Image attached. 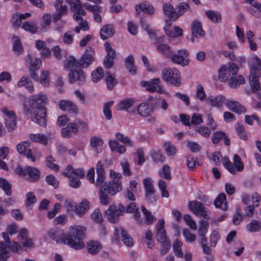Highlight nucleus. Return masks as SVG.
I'll use <instances>...</instances> for the list:
<instances>
[{
    "label": "nucleus",
    "instance_id": "nucleus-59",
    "mask_svg": "<svg viewBox=\"0 0 261 261\" xmlns=\"http://www.w3.org/2000/svg\"><path fill=\"white\" fill-rule=\"evenodd\" d=\"M196 97L200 101H204L205 102V99L207 97H206V94L205 92L203 87L200 84L198 85L197 86Z\"/></svg>",
    "mask_w": 261,
    "mask_h": 261
},
{
    "label": "nucleus",
    "instance_id": "nucleus-14",
    "mask_svg": "<svg viewBox=\"0 0 261 261\" xmlns=\"http://www.w3.org/2000/svg\"><path fill=\"white\" fill-rule=\"evenodd\" d=\"M189 54L187 50L181 49L178 50L177 53L172 54L170 59L173 63L185 66L188 65L189 63Z\"/></svg>",
    "mask_w": 261,
    "mask_h": 261
},
{
    "label": "nucleus",
    "instance_id": "nucleus-49",
    "mask_svg": "<svg viewBox=\"0 0 261 261\" xmlns=\"http://www.w3.org/2000/svg\"><path fill=\"white\" fill-rule=\"evenodd\" d=\"M205 15L214 22H219L221 19V14L216 11L207 10L205 11Z\"/></svg>",
    "mask_w": 261,
    "mask_h": 261
},
{
    "label": "nucleus",
    "instance_id": "nucleus-16",
    "mask_svg": "<svg viewBox=\"0 0 261 261\" xmlns=\"http://www.w3.org/2000/svg\"><path fill=\"white\" fill-rule=\"evenodd\" d=\"M70 6V9L74 12L73 17L74 20L77 21L81 19V15H85L86 12L82 8L80 0H65Z\"/></svg>",
    "mask_w": 261,
    "mask_h": 261
},
{
    "label": "nucleus",
    "instance_id": "nucleus-25",
    "mask_svg": "<svg viewBox=\"0 0 261 261\" xmlns=\"http://www.w3.org/2000/svg\"><path fill=\"white\" fill-rule=\"evenodd\" d=\"M2 111L6 116L5 121L7 127L9 129H14L16 124L15 114L7 108H3Z\"/></svg>",
    "mask_w": 261,
    "mask_h": 261
},
{
    "label": "nucleus",
    "instance_id": "nucleus-29",
    "mask_svg": "<svg viewBox=\"0 0 261 261\" xmlns=\"http://www.w3.org/2000/svg\"><path fill=\"white\" fill-rule=\"evenodd\" d=\"M58 107L61 110L68 111L70 113L76 114L77 112L76 106L70 100H62L59 101Z\"/></svg>",
    "mask_w": 261,
    "mask_h": 261
},
{
    "label": "nucleus",
    "instance_id": "nucleus-15",
    "mask_svg": "<svg viewBox=\"0 0 261 261\" xmlns=\"http://www.w3.org/2000/svg\"><path fill=\"white\" fill-rule=\"evenodd\" d=\"M143 184L145 189V196L146 200L151 203L154 202L155 201V190L152 179L150 177H146L143 180Z\"/></svg>",
    "mask_w": 261,
    "mask_h": 261
},
{
    "label": "nucleus",
    "instance_id": "nucleus-13",
    "mask_svg": "<svg viewBox=\"0 0 261 261\" xmlns=\"http://www.w3.org/2000/svg\"><path fill=\"white\" fill-rule=\"evenodd\" d=\"M161 83V81L159 78H155L149 81H142L141 83V85L150 92H156L161 94L164 93Z\"/></svg>",
    "mask_w": 261,
    "mask_h": 261
},
{
    "label": "nucleus",
    "instance_id": "nucleus-61",
    "mask_svg": "<svg viewBox=\"0 0 261 261\" xmlns=\"http://www.w3.org/2000/svg\"><path fill=\"white\" fill-rule=\"evenodd\" d=\"M83 15L81 16V19L76 21L79 22V25L76 27L74 30V31L76 33H79L81 30L84 31H86L89 30L88 23L87 21L83 20Z\"/></svg>",
    "mask_w": 261,
    "mask_h": 261
},
{
    "label": "nucleus",
    "instance_id": "nucleus-42",
    "mask_svg": "<svg viewBox=\"0 0 261 261\" xmlns=\"http://www.w3.org/2000/svg\"><path fill=\"white\" fill-rule=\"evenodd\" d=\"M228 85L231 88H237L240 85L245 83V79L242 75L233 76L228 81Z\"/></svg>",
    "mask_w": 261,
    "mask_h": 261
},
{
    "label": "nucleus",
    "instance_id": "nucleus-57",
    "mask_svg": "<svg viewBox=\"0 0 261 261\" xmlns=\"http://www.w3.org/2000/svg\"><path fill=\"white\" fill-rule=\"evenodd\" d=\"M189 8L188 3L184 2L180 3L176 7L175 10V18L177 19L180 16L182 15Z\"/></svg>",
    "mask_w": 261,
    "mask_h": 261
},
{
    "label": "nucleus",
    "instance_id": "nucleus-52",
    "mask_svg": "<svg viewBox=\"0 0 261 261\" xmlns=\"http://www.w3.org/2000/svg\"><path fill=\"white\" fill-rule=\"evenodd\" d=\"M134 59L132 55L128 56L125 60L126 67L132 74H135L136 73V69L134 65Z\"/></svg>",
    "mask_w": 261,
    "mask_h": 261
},
{
    "label": "nucleus",
    "instance_id": "nucleus-40",
    "mask_svg": "<svg viewBox=\"0 0 261 261\" xmlns=\"http://www.w3.org/2000/svg\"><path fill=\"white\" fill-rule=\"evenodd\" d=\"M87 248L89 253L96 254L101 249V246L98 242L91 240L87 243Z\"/></svg>",
    "mask_w": 261,
    "mask_h": 261
},
{
    "label": "nucleus",
    "instance_id": "nucleus-2",
    "mask_svg": "<svg viewBox=\"0 0 261 261\" xmlns=\"http://www.w3.org/2000/svg\"><path fill=\"white\" fill-rule=\"evenodd\" d=\"M86 228L82 225H72L68 228V234H66L65 244L75 249L84 248L83 241L86 238Z\"/></svg>",
    "mask_w": 261,
    "mask_h": 261
},
{
    "label": "nucleus",
    "instance_id": "nucleus-41",
    "mask_svg": "<svg viewBox=\"0 0 261 261\" xmlns=\"http://www.w3.org/2000/svg\"><path fill=\"white\" fill-rule=\"evenodd\" d=\"M51 19L52 16L50 14L46 13L43 15L40 24L41 30L43 32L47 31L50 29Z\"/></svg>",
    "mask_w": 261,
    "mask_h": 261
},
{
    "label": "nucleus",
    "instance_id": "nucleus-11",
    "mask_svg": "<svg viewBox=\"0 0 261 261\" xmlns=\"http://www.w3.org/2000/svg\"><path fill=\"white\" fill-rule=\"evenodd\" d=\"M188 207L193 214L199 218L209 219L210 212L200 202L197 201H189Z\"/></svg>",
    "mask_w": 261,
    "mask_h": 261
},
{
    "label": "nucleus",
    "instance_id": "nucleus-8",
    "mask_svg": "<svg viewBox=\"0 0 261 261\" xmlns=\"http://www.w3.org/2000/svg\"><path fill=\"white\" fill-rule=\"evenodd\" d=\"M224 167L231 173L235 174L237 172H242L244 169V164L239 155H233L232 164L227 158L224 157L222 160Z\"/></svg>",
    "mask_w": 261,
    "mask_h": 261
},
{
    "label": "nucleus",
    "instance_id": "nucleus-3",
    "mask_svg": "<svg viewBox=\"0 0 261 261\" xmlns=\"http://www.w3.org/2000/svg\"><path fill=\"white\" fill-rule=\"evenodd\" d=\"M64 68L70 70L68 74L70 83L76 82H82L85 81V76L80 66V63L73 56H70L64 62Z\"/></svg>",
    "mask_w": 261,
    "mask_h": 261
},
{
    "label": "nucleus",
    "instance_id": "nucleus-63",
    "mask_svg": "<svg viewBox=\"0 0 261 261\" xmlns=\"http://www.w3.org/2000/svg\"><path fill=\"white\" fill-rule=\"evenodd\" d=\"M92 80L93 82L97 83L103 76V72L101 67H98L96 70L93 71L91 73Z\"/></svg>",
    "mask_w": 261,
    "mask_h": 261
},
{
    "label": "nucleus",
    "instance_id": "nucleus-21",
    "mask_svg": "<svg viewBox=\"0 0 261 261\" xmlns=\"http://www.w3.org/2000/svg\"><path fill=\"white\" fill-rule=\"evenodd\" d=\"M165 221L163 219L159 220L156 224V239L160 243H162L168 241L167 238L166 232L164 229Z\"/></svg>",
    "mask_w": 261,
    "mask_h": 261
},
{
    "label": "nucleus",
    "instance_id": "nucleus-4",
    "mask_svg": "<svg viewBox=\"0 0 261 261\" xmlns=\"http://www.w3.org/2000/svg\"><path fill=\"white\" fill-rule=\"evenodd\" d=\"M121 177V173L116 172L113 170H110V180L106 187L107 192L108 194L113 196L122 190Z\"/></svg>",
    "mask_w": 261,
    "mask_h": 261
},
{
    "label": "nucleus",
    "instance_id": "nucleus-62",
    "mask_svg": "<svg viewBox=\"0 0 261 261\" xmlns=\"http://www.w3.org/2000/svg\"><path fill=\"white\" fill-rule=\"evenodd\" d=\"M208 227V223L207 221L201 220L199 222V226L198 230V236H205Z\"/></svg>",
    "mask_w": 261,
    "mask_h": 261
},
{
    "label": "nucleus",
    "instance_id": "nucleus-9",
    "mask_svg": "<svg viewBox=\"0 0 261 261\" xmlns=\"http://www.w3.org/2000/svg\"><path fill=\"white\" fill-rule=\"evenodd\" d=\"M15 172L19 176L31 181H37L39 179V171L34 167L28 166L23 169L20 166H18L15 169Z\"/></svg>",
    "mask_w": 261,
    "mask_h": 261
},
{
    "label": "nucleus",
    "instance_id": "nucleus-46",
    "mask_svg": "<svg viewBox=\"0 0 261 261\" xmlns=\"http://www.w3.org/2000/svg\"><path fill=\"white\" fill-rule=\"evenodd\" d=\"M114 28L112 25H105L100 30V35L101 39L105 40L113 36Z\"/></svg>",
    "mask_w": 261,
    "mask_h": 261
},
{
    "label": "nucleus",
    "instance_id": "nucleus-43",
    "mask_svg": "<svg viewBox=\"0 0 261 261\" xmlns=\"http://www.w3.org/2000/svg\"><path fill=\"white\" fill-rule=\"evenodd\" d=\"M156 50L158 53L163 55L167 58H170L172 55L171 47L166 44H160L156 46Z\"/></svg>",
    "mask_w": 261,
    "mask_h": 261
},
{
    "label": "nucleus",
    "instance_id": "nucleus-26",
    "mask_svg": "<svg viewBox=\"0 0 261 261\" xmlns=\"http://www.w3.org/2000/svg\"><path fill=\"white\" fill-rule=\"evenodd\" d=\"M48 236L57 243L65 244L66 234L57 228L50 229L48 231Z\"/></svg>",
    "mask_w": 261,
    "mask_h": 261
},
{
    "label": "nucleus",
    "instance_id": "nucleus-56",
    "mask_svg": "<svg viewBox=\"0 0 261 261\" xmlns=\"http://www.w3.org/2000/svg\"><path fill=\"white\" fill-rule=\"evenodd\" d=\"M141 210L145 216V223L147 224H150L156 220L155 217L151 213L147 210L144 206H141Z\"/></svg>",
    "mask_w": 261,
    "mask_h": 261
},
{
    "label": "nucleus",
    "instance_id": "nucleus-45",
    "mask_svg": "<svg viewBox=\"0 0 261 261\" xmlns=\"http://www.w3.org/2000/svg\"><path fill=\"white\" fill-rule=\"evenodd\" d=\"M214 204L216 207H218L223 211L227 209L226 195L224 193L220 194L215 200Z\"/></svg>",
    "mask_w": 261,
    "mask_h": 261
},
{
    "label": "nucleus",
    "instance_id": "nucleus-17",
    "mask_svg": "<svg viewBox=\"0 0 261 261\" xmlns=\"http://www.w3.org/2000/svg\"><path fill=\"white\" fill-rule=\"evenodd\" d=\"M172 22L170 20H166L164 30L166 34L170 38H177L182 36V30L178 26L171 27Z\"/></svg>",
    "mask_w": 261,
    "mask_h": 261
},
{
    "label": "nucleus",
    "instance_id": "nucleus-10",
    "mask_svg": "<svg viewBox=\"0 0 261 261\" xmlns=\"http://www.w3.org/2000/svg\"><path fill=\"white\" fill-rule=\"evenodd\" d=\"M124 212L125 208L123 205H111L105 211V216L111 223H115L118 221L119 217L122 216Z\"/></svg>",
    "mask_w": 261,
    "mask_h": 261
},
{
    "label": "nucleus",
    "instance_id": "nucleus-55",
    "mask_svg": "<svg viewBox=\"0 0 261 261\" xmlns=\"http://www.w3.org/2000/svg\"><path fill=\"white\" fill-rule=\"evenodd\" d=\"M22 28L23 30L29 31L33 34L36 33L38 29L36 23L33 21L24 22L22 25Z\"/></svg>",
    "mask_w": 261,
    "mask_h": 261
},
{
    "label": "nucleus",
    "instance_id": "nucleus-22",
    "mask_svg": "<svg viewBox=\"0 0 261 261\" xmlns=\"http://www.w3.org/2000/svg\"><path fill=\"white\" fill-rule=\"evenodd\" d=\"M31 76L34 81L39 82L44 87H48L49 85V73L47 70H42L40 77H38L37 74L35 72H32Z\"/></svg>",
    "mask_w": 261,
    "mask_h": 261
},
{
    "label": "nucleus",
    "instance_id": "nucleus-18",
    "mask_svg": "<svg viewBox=\"0 0 261 261\" xmlns=\"http://www.w3.org/2000/svg\"><path fill=\"white\" fill-rule=\"evenodd\" d=\"M26 65L31 72L38 70L42 67V61L39 58L28 55L25 59Z\"/></svg>",
    "mask_w": 261,
    "mask_h": 261
},
{
    "label": "nucleus",
    "instance_id": "nucleus-23",
    "mask_svg": "<svg viewBox=\"0 0 261 261\" xmlns=\"http://www.w3.org/2000/svg\"><path fill=\"white\" fill-rule=\"evenodd\" d=\"M250 73H260L261 59L256 55H253L249 60Z\"/></svg>",
    "mask_w": 261,
    "mask_h": 261
},
{
    "label": "nucleus",
    "instance_id": "nucleus-12",
    "mask_svg": "<svg viewBox=\"0 0 261 261\" xmlns=\"http://www.w3.org/2000/svg\"><path fill=\"white\" fill-rule=\"evenodd\" d=\"M120 234L122 241L127 247H133L134 245L133 238L127 233L125 230L121 227L115 228L112 241L116 243L119 242Z\"/></svg>",
    "mask_w": 261,
    "mask_h": 261
},
{
    "label": "nucleus",
    "instance_id": "nucleus-50",
    "mask_svg": "<svg viewBox=\"0 0 261 261\" xmlns=\"http://www.w3.org/2000/svg\"><path fill=\"white\" fill-rule=\"evenodd\" d=\"M134 103V100L131 98H126L121 100L117 105L118 110H127Z\"/></svg>",
    "mask_w": 261,
    "mask_h": 261
},
{
    "label": "nucleus",
    "instance_id": "nucleus-19",
    "mask_svg": "<svg viewBox=\"0 0 261 261\" xmlns=\"http://www.w3.org/2000/svg\"><path fill=\"white\" fill-rule=\"evenodd\" d=\"M30 145V142L28 141H23L17 145L16 149L19 153L25 155L28 159L31 160L33 162H35L36 159L32 154L31 149L29 148Z\"/></svg>",
    "mask_w": 261,
    "mask_h": 261
},
{
    "label": "nucleus",
    "instance_id": "nucleus-33",
    "mask_svg": "<svg viewBox=\"0 0 261 261\" xmlns=\"http://www.w3.org/2000/svg\"><path fill=\"white\" fill-rule=\"evenodd\" d=\"M260 76V73H250L249 84L253 92H256L260 90V85L259 82Z\"/></svg>",
    "mask_w": 261,
    "mask_h": 261
},
{
    "label": "nucleus",
    "instance_id": "nucleus-48",
    "mask_svg": "<svg viewBox=\"0 0 261 261\" xmlns=\"http://www.w3.org/2000/svg\"><path fill=\"white\" fill-rule=\"evenodd\" d=\"M247 230L250 232L259 231L261 229V223L256 220H253L246 225Z\"/></svg>",
    "mask_w": 261,
    "mask_h": 261
},
{
    "label": "nucleus",
    "instance_id": "nucleus-7",
    "mask_svg": "<svg viewBox=\"0 0 261 261\" xmlns=\"http://www.w3.org/2000/svg\"><path fill=\"white\" fill-rule=\"evenodd\" d=\"M239 67L233 62H230L223 65L218 70V79L222 82H226L233 76H236Z\"/></svg>",
    "mask_w": 261,
    "mask_h": 261
},
{
    "label": "nucleus",
    "instance_id": "nucleus-31",
    "mask_svg": "<svg viewBox=\"0 0 261 261\" xmlns=\"http://www.w3.org/2000/svg\"><path fill=\"white\" fill-rule=\"evenodd\" d=\"M225 100V97L221 95H212L206 98L205 102L211 106L220 108L223 106Z\"/></svg>",
    "mask_w": 261,
    "mask_h": 261
},
{
    "label": "nucleus",
    "instance_id": "nucleus-24",
    "mask_svg": "<svg viewBox=\"0 0 261 261\" xmlns=\"http://www.w3.org/2000/svg\"><path fill=\"white\" fill-rule=\"evenodd\" d=\"M55 6L57 12L53 14L51 16L54 21L57 22L67 12V8L65 5H63V2L60 0L56 1Z\"/></svg>",
    "mask_w": 261,
    "mask_h": 261
},
{
    "label": "nucleus",
    "instance_id": "nucleus-27",
    "mask_svg": "<svg viewBox=\"0 0 261 261\" xmlns=\"http://www.w3.org/2000/svg\"><path fill=\"white\" fill-rule=\"evenodd\" d=\"M94 50L91 47L88 48L83 55L81 60L80 66L88 67L93 61Z\"/></svg>",
    "mask_w": 261,
    "mask_h": 261
},
{
    "label": "nucleus",
    "instance_id": "nucleus-47",
    "mask_svg": "<svg viewBox=\"0 0 261 261\" xmlns=\"http://www.w3.org/2000/svg\"><path fill=\"white\" fill-rule=\"evenodd\" d=\"M164 14L169 18L175 20V10L170 4H165L163 7Z\"/></svg>",
    "mask_w": 261,
    "mask_h": 261
},
{
    "label": "nucleus",
    "instance_id": "nucleus-51",
    "mask_svg": "<svg viewBox=\"0 0 261 261\" xmlns=\"http://www.w3.org/2000/svg\"><path fill=\"white\" fill-rule=\"evenodd\" d=\"M254 34L251 30H248L246 32V38L248 42L249 48L253 51H255L257 49V45L254 40Z\"/></svg>",
    "mask_w": 261,
    "mask_h": 261
},
{
    "label": "nucleus",
    "instance_id": "nucleus-39",
    "mask_svg": "<svg viewBox=\"0 0 261 261\" xmlns=\"http://www.w3.org/2000/svg\"><path fill=\"white\" fill-rule=\"evenodd\" d=\"M136 11L137 14H139L141 11L148 14H152L154 12V8L148 3H142L140 5L136 6Z\"/></svg>",
    "mask_w": 261,
    "mask_h": 261
},
{
    "label": "nucleus",
    "instance_id": "nucleus-60",
    "mask_svg": "<svg viewBox=\"0 0 261 261\" xmlns=\"http://www.w3.org/2000/svg\"><path fill=\"white\" fill-rule=\"evenodd\" d=\"M13 49L17 54H20L23 50V47L19 38L17 36L13 37Z\"/></svg>",
    "mask_w": 261,
    "mask_h": 261
},
{
    "label": "nucleus",
    "instance_id": "nucleus-53",
    "mask_svg": "<svg viewBox=\"0 0 261 261\" xmlns=\"http://www.w3.org/2000/svg\"><path fill=\"white\" fill-rule=\"evenodd\" d=\"M11 185L8 180L2 177H0V188H1L7 196L12 194Z\"/></svg>",
    "mask_w": 261,
    "mask_h": 261
},
{
    "label": "nucleus",
    "instance_id": "nucleus-38",
    "mask_svg": "<svg viewBox=\"0 0 261 261\" xmlns=\"http://www.w3.org/2000/svg\"><path fill=\"white\" fill-rule=\"evenodd\" d=\"M89 208V202L86 200H83L75 207L74 212L79 217H82L88 210Z\"/></svg>",
    "mask_w": 261,
    "mask_h": 261
},
{
    "label": "nucleus",
    "instance_id": "nucleus-54",
    "mask_svg": "<svg viewBox=\"0 0 261 261\" xmlns=\"http://www.w3.org/2000/svg\"><path fill=\"white\" fill-rule=\"evenodd\" d=\"M115 137L118 141L128 146L133 147L134 145V142L130 139L120 133H117Z\"/></svg>",
    "mask_w": 261,
    "mask_h": 261
},
{
    "label": "nucleus",
    "instance_id": "nucleus-35",
    "mask_svg": "<svg viewBox=\"0 0 261 261\" xmlns=\"http://www.w3.org/2000/svg\"><path fill=\"white\" fill-rule=\"evenodd\" d=\"M18 87H24L30 93H33L35 88L32 82L27 76L21 77L17 83Z\"/></svg>",
    "mask_w": 261,
    "mask_h": 261
},
{
    "label": "nucleus",
    "instance_id": "nucleus-6",
    "mask_svg": "<svg viewBox=\"0 0 261 261\" xmlns=\"http://www.w3.org/2000/svg\"><path fill=\"white\" fill-rule=\"evenodd\" d=\"M161 76L167 84L178 87L181 84L180 73L175 68H164L162 71Z\"/></svg>",
    "mask_w": 261,
    "mask_h": 261
},
{
    "label": "nucleus",
    "instance_id": "nucleus-30",
    "mask_svg": "<svg viewBox=\"0 0 261 261\" xmlns=\"http://www.w3.org/2000/svg\"><path fill=\"white\" fill-rule=\"evenodd\" d=\"M191 31L193 37L197 38H201L205 35L201 22L197 19H195L191 23Z\"/></svg>",
    "mask_w": 261,
    "mask_h": 261
},
{
    "label": "nucleus",
    "instance_id": "nucleus-36",
    "mask_svg": "<svg viewBox=\"0 0 261 261\" xmlns=\"http://www.w3.org/2000/svg\"><path fill=\"white\" fill-rule=\"evenodd\" d=\"M78 132L77 124L75 123H69L61 130L62 135L64 137L68 138Z\"/></svg>",
    "mask_w": 261,
    "mask_h": 261
},
{
    "label": "nucleus",
    "instance_id": "nucleus-37",
    "mask_svg": "<svg viewBox=\"0 0 261 261\" xmlns=\"http://www.w3.org/2000/svg\"><path fill=\"white\" fill-rule=\"evenodd\" d=\"M29 138L34 142L40 143L46 145L50 140L49 137L43 134H31L29 135Z\"/></svg>",
    "mask_w": 261,
    "mask_h": 261
},
{
    "label": "nucleus",
    "instance_id": "nucleus-34",
    "mask_svg": "<svg viewBox=\"0 0 261 261\" xmlns=\"http://www.w3.org/2000/svg\"><path fill=\"white\" fill-rule=\"evenodd\" d=\"M90 144L95 152L99 153L103 149V141L100 138L93 136L90 139Z\"/></svg>",
    "mask_w": 261,
    "mask_h": 261
},
{
    "label": "nucleus",
    "instance_id": "nucleus-5",
    "mask_svg": "<svg viewBox=\"0 0 261 261\" xmlns=\"http://www.w3.org/2000/svg\"><path fill=\"white\" fill-rule=\"evenodd\" d=\"M63 174L70 179L69 185L72 188L76 189L81 186L80 178L84 177L85 172L83 169H74L71 165H68Z\"/></svg>",
    "mask_w": 261,
    "mask_h": 261
},
{
    "label": "nucleus",
    "instance_id": "nucleus-64",
    "mask_svg": "<svg viewBox=\"0 0 261 261\" xmlns=\"http://www.w3.org/2000/svg\"><path fill=\"white\" fill-rule=\"evenodd\" d=\"M106 76L105 81L107 84V88L109 90H112L114 86L117 84V81L115 80L114 76L110 75L109 73H106Z\"/></svg>",
    "mask_w": 261,
    "mask_h": 261
},
{
    "label": "nucleus",
    "instance_id": "nucleus-32",
    "mask_svg": "<svg viewBox=\"0 0 261 261\" xmlns=\"http://www.w3.org/2000/svg\"><path fill=\"white\" fill-rule=\"evenodd\" d=\"M138 114L142 117H147L153 112V108L147 103L143 102L137 106Z\"/></svg>",
    "mask_w": 261,
    "mask_h": 261
},
{
    "label": "nucleus",
    "instance_id": "nucleus-58",
    "mask_svg": "<svg viewBox=\"0 0 261 261\" xmlns=\"http://www.w3.org/2000/svg\"><path fill=\"white\" fill-rule=\"evenodd\" d=\"M182 245V242L178 240H175L173 244V249L175 254L176 256L180 258L184 257V254L181 250Z\"/></svg>",
    "mask_w": 261,
    "mask_h": 261
},
{
    "label": "nucleus",
    "instance_id": "nucleus-1",
    "mask_svg": "<svg viewBox=\"0 0 261 261\" xmlns=\"http://www.w3.org/2000/svg\"><path fill=\"white\" fill-rule=\"evenodd\" d=\"M48 101L44 92L32 95L28 99L29 107L23 105V112L25 115L31 116L32 121L42 126L46 125L45 106Z\"/></svg>",
    "mask_w": 261,
    "mask_h": 261
},
{
    "label": "nucleus",
    "instance_id": "nucleus-44",
    "mask_svg": "<svg viewBox=\"0 0 261 261\" xmlns=\"http://www.w3.org/2000/svg\"><path fill=\"white\" fill-rule=\"evenodd\" d=\"M139 206L135 202L130 203L126 206V211L128 213H134V217L136 220L139 224L142 223V221L140 220V216L138 213Z\"/></svg>",
    "mask_w": 261,
    "mask_h": 261
},
{
    "label": "nucleus",
    "instance_id": "nucleus-28",
    "mask_svg": "<svg viewBox=\"0 0 261 261\" xmlns=\"http://www.w3.org/2000/svg\"><path fill=\"white\" fill-rule=\"evenodd\" d=\"M225 105L229 110L236 113L242 114L246 112L245 108L237 101L227 100Z\"/></svg>",
    "mask_w": 261,
    "mask_h": 261
},
{
    "label": "nucleus",
    "instance_id": "nucleus-20",
    "mask_svg": "<svg viewBox=\"0 0 261 261\" xmlns=\"http://www.w3.org/2000/svg\"><path fill=\"white\" fill-rule=\"evenodd\" d=\"M83 7L88 11L93 13L94 19L96 22H100L101 21L100 13H102V9L101 6L93 5L88 3H85L83 4Z\"/></svg>",
    "mask_w": 261,
    "mask_h": 261
}]
</instances>
